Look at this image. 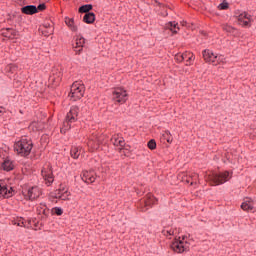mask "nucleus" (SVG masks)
I'll list each match as a JSON object with an SVG mask.
<instances>
[{"label": "nucleus", "instance_id": "f257e3e1", "mask_svg": "<svg viewBox=\"0 0 256 256\" xmlns=\"http://www.w3.org/2000/svg\"><path fill=\"white\" fill-rule=\"evenodd\" d=\"M14 151H16L20 157H29L31 151H33V140L22 138L14 144Z\"/></svg>", "mask_w": 256, "mask_h": 256}, {"label": "nucleus", "instance_id": "f03ea898", "mask_svg": "<svg viewBox=\"0 0 256 256\" xmlns=\"http://www.w3.org/2000/svg\"><path fill=\"white\" fill-rule=\"evenodd\" d=\"M202 55L206 63H216V65L227 63L225 56L214 54L213 51L209 49L203 50Z\"/></svg>", "mask_w": 256, "mask_h": 256}, {"label": "nucleus", "instance_id": "7ed1b4c3", "mask_svg": "<svg viewBox=\"0 0 256 256\" xmlns=\"http://www.w3.org/2000/svg\"><path fill=\"white\" fill-rule=\"evenodd\" d=\"M85 95V86L83 84H79L74 82L70 88L69 97L72 101H79V99H83Z\"/></svg>", "mask_w": 256, "mask_h": 256}, {"label": "nucleus", "instance_id": "20e7f679", "mask_svg": "<svg viewBox=\"0 0 256 256\" xmlns=\"http://www.w3.org/2000/svg\"><path fill=\"white\" fill-rule=\"evenodd\" d=\"M79 116V108L78 106H72L70 111L67 113L64 121V129L65 131H69L71 129V123H75L77 121V117Z\"/></svg>", "mask_w": 256, "mask_h": 256}, {"label": "nucleus", "instance_id": "39448f33", "mask_svg": "<svg viewBox=\"0 0 256 256\" xmlns=\"http://www.w3.org/2000/svg\"><path fill=\"white\" fill-rule=\"evenodd\" d=\"M22 195L26 201H35V199H38V197L41 196V192L39 191V187L32 186L22 190Z\"/></svg>", "mask_w": 256, "mask_h": 256}, {"label": "nucleus", "instance_id": "423d86ee", "mask_svg": "<svg viewBox=\"0 0 256 256\" xmlns=\"http://www.w3.org/2000/svg\"><path fill=\"white\" fill-rule=\"evenodd\" d=\"M112 99L113 101H116V103L123 105V103H126L128 99L127 91L123 88H116L112 92Z\"/></svg>", "mask_w": 256, "mask_h": 256}, {"label": "nucleus", "instance_id": "0eeeda50", "mask_svg": "<svg viewBox=\"0 0 256 256\" xmlns=\"http://www.w3.org/2000/svg\"><path fill=\"white\" fill-rule=\"evenodd\" d=\"M210 179L214 185H223V183L229 181V171L214 173Z\"/></svg>", "mask_w": 256, "mask_h": 256}, {"label": "nucleus", "instance_id": "6e6552de", "mask_svg": "<svg viewBox=\"0 0 256 256\" xmlns=\"http://www.w3.org/2000/svg\"><path fill=\"white\" fill-rule=\"evenodd\" d=\"M13 195H15V190H13V187L7 185L5 181L0 180V197L9 199V197H13Z\"/></svg>", "mask_w": 256, "mask_h": 256}, {"label": "nucleus", "instance_id": "1a4fd4ad", "mask_svg": "<svg viewBox=\"0 0 256 256\" xmlns=\"http://www.w3.org/2000/svg\"><path fill=\"white\" fill-rule=\"evenodd\" d=\"M42 177L46 182L47 187H51L53 185V181H55V176H53V169L47 168L42 169Z\"/></svg>", "mask_w": 256, "mask_h": 256}, {"label": "nucleus", "instance_id": "9d476101", "mask_svg": "<svg viewBox=\"0 0 256 256\" xmlns=\"http://www.w3.org/2000/svg\"><path fill=\"white\" fill-rule=\"evenodd\" d=\"M2 35L7 39H17L19 37V31L13 28H4L2 29Z\"/></svg>", "mask_w": 256, "mask_h": 256}, {"label": "nucleus", "instance_id": "9b49d317", "mask_svg": "<svg viewBox=\"0 0 256 256\" xmlns=\"http://www.w3.org/2000/svg\"><path fill=\"white\" fill-rule=\"evenodd\" d=\"M95 179H97L95 177V171L90 170V171L83 172L82 181H84V183H88V184L95 183Z\"/></svg>", "mask_w": 256, "mask_h": 256}, {"label": "nucleus", "instance_id": "f8f14e48", "mask_svg": "<svg viewBox=\"0 0 256 256\" xmlns=\"http://www.w3.org/2000/svg\"><path fill=\"white\" fill-rule=\"evenodd\" d=\"M172 249L176 253H185V251H187V246L185 245V242H183V240H179L172 244Z\"/></svg>", "mask_w": 256, "mask_h": 256}, {"label": "nucleus", "instance_id": "ddd939ff", "mask_svg": "<svg viewBox=\"0 0 256 256\" xmlns=\"http://www.w3.org/2000/svg\"><path fill=\"white\" fill-rule=\"evenodd\" d=\"M21 13H23L24 15H35L36 13H38V9L35 5H26L21 8Z\"/></svg>", "mask_w": 256, "mask_h": 256}, {"label": "nucleus", "instance_id": "4468645a", "mask_svg": "<svg viewBox=\"0 0 256 256\" xmlns=\"http://www.w3.org/2000/svg\"><path fill=\"white\" fill-rule=\"evenodd\" d=\"M1 167L4 171H13V169H15V162L11 160L9 157H7L3 161Z\"/></svg>", "mask_w": 256, "mask_h": 256}, {"label": "nucleus", "instance_id": "2eb2a0df", "mask_svg": "<svg viewBox=\"0 0 256 256\" xmlns=\"http://www.w3.org/2000/svg\"><path fill=\"white\" fill-rule=\"evenodd\" d=\"M65 23L73 33H77V31H79V28L75 25V18L65 17Z\"/></svg>", "mask_w": 256, "mask_h": 256}, {"label": "nucleus", "instance_id": "dca6fc26", "mask_svg": "<svg viewBox=\"0 0 256 256\" xmlns=\"http://www.w3.org/2000/svg\"><path fill=\"white\" fill-rule=\"evenodd\" d=\"M84 45H85V38H83V36L77 38L74 46V49H76V53H81V51H83Z\"/></svg>", "mask_w": 256, "mask_h": 256}, {"label": "nucleus", "instance_id": "f3484780", "mask_svg": "<svg viewBox=\"0 0 256 256\" xmlns=\"http://www.w3.org/2000/svg\"><path fill=\"white\" fill-rule=\"evenodd\" d=\"M111 142L113 145H115V147H125V139L123 137L113 136L111 138Z\"/></svg>", "mask_w": 256, "mask_h": 256}, {"label": "nucleus", "instance_id": "a211bd4d", "mask_svg": "<svg viewBox=\"0 0 256 256\" xmlns=\"http://www.w3.org/2000/svg\"><path fill=\"white\" fill-rule=\"evenodd\" d=\"M166 29H169L174 35L179 31V23L176 21L168 22L166 24Z\"/></svg>", "mask_w": 256, "mask_h": 256}, {"label": "nucleus", "instance_id": "6ab92c4d", "mask_svg": "<svg viewBox=\"0 0 256 256\" xmlns=\"http://www.w3.org/2000/svg\"><path fill=\"white\" fill-rule=\"evenodd\" d=\"M70 155L72 159H79L81 155V147L79 146H72L70 150Z\"/></svg>", "mask_w": 256, "mask_h": 256}, {"label": "nucleus", "instance_id": "aec40b11", "mask_svg": "<svg viewBox=\"0 0 256 256\" xmlns=\"http://www.w3.org/2000/svg\"><path fill=\"white\" fill-rule=\"evenodd\" d=\"M83 22L87 23V25H92V23H95V14L93 12L85 14Z\"/></svg>", "mask_w": 256, "mask_h": 256}, {"label": "nucleus", "instance_id": "412c9836", "mask_svg": "<svg viewBox=\"0 0 256 256\" xmlns=\"http://www.w3.org/2000/svg\"><path fill=\"white\" fill-rule=\"evenodd\" d=\"M91 11H93V4H84L78 9L79 13H85V15L91 13Z\"/></svg>", "mask_w": 256, "mask_h": 256}, {"label": "nucleus", "instance_id": "4be33fe9", "mask_svg": "<svg viewBox=\"0 0 256 256\" xmlns=\"http://www.w3.org/2000/svg\"><path fill=\"white\" fill-rule=\"evenodd\" d=\"M241 209L247 212L253 211L254 209L253 203H251L250 201H245L241 204Z\"/></svg>", "mask_w": 256, "mask_h": 256}, {"label": "nucleus", "instance_id": "5701e85b", "mask_svg": "<svg viewBox=\"0 0 256 256\" xmlns=\"http://www.w3.org/2000/svg\"><path fill=\"white\" fill-rule=\"evenodd\" d=\"M183 61H186V63H191V61H193V59H195V56L193 55V53L190 52H186L184 54H182Z\"/></svg>", "mask_w": 256, "mask_h": 256}, {"label": "nucleus", "instance_id": "b1692460", "mask_svg": "<svg viewBox=\"0 0 256 256\" xmlns=\"http://www.w3.org/2000/svg\"><path fill=\"white\" fill-rule=\"evenodd\" d=\"M162 137L165 139V141H167V143H173V136H171V132L169 130H166L162 134Z\"/></svg>", "mask_w": 256, "mask_h": 256}, {"label": "nucleus", "instance_id": "393cba45", "mask_svg": "<svg viewBox=\"0 0 256 256\" xmlns=\"http://www.w3.org/2000/svg\"><path fill=\"white\" fill-rule=\"evenodd\" d=\"M52 215H57L58 217H61L63 215V208L61 207H54L51 210Z\"/></svg>", "mask_w": 256, "mask_h": 256}, {"label": "nucleus", "instance_id": "a878e982", "mask_svg": "<svg viewBox=\"0 0 256 256\" xmlns=\"http://www.w3.org/2000/svg\"><path fill=\"white\" fill-rule=\"evenodd\" d=\"M223 31H226V33H235V28L233 26H230L228 24L222 25Z\"/></svg>", "mask_w": 256, "mask_h": 256}, {"label": "nucleus", "instance_id": "bb28decb", "mask_svg": "<svg viewBox=\"0 0 256 256\" xmlns=\"http://www.w3.org/2000/svg\"><path fill=\"white\" fill-rule=\"evenodd\" d=\"M147 147H148V149H150L151 151H154V149H157V142L155 141V139H151V140L147 143Z\"/></svg>", "mask_w": 256, "mask_h": 256}, {"label": "nucleus", "instance_id": "cd10ccee", "mask_svg": "<svg viewBox=\"0 0 256 256\" xmlns=\"http://www.w3.org/2000/svg\"><path fill=\"white\" fill-rule=\"evenodd\" d=\"M56 199H61L62 201H68L69 199V191H64L63 194H59L58 196H55Z\"/></svg>", "mask_w": 256, "mask_h": 256}, {"label": "nucleus", "instance_id": "c85d7f7f", "mask_svg": "<svg viewBox=\"0 0 256 256\" xmlns=\"http://www.w3.org/2000/svg\"><path fill=\"white\" fill-rule=\"evenodd\" d=\"M39 213H42L43 217L42 219H48L49 218V208H40L38 209Z\"/></svg>", "mask_w": 256, "mask_h": 256}, {"label": "nucleus", "instance_id": "c756f323", "mask_svg": "<svg viewBox=\"0 0 256 256\" xmlns=\"http://www.w3.org/2000/svg\"><path fill=\"white\" fill-rule=\"evenodd\" d=\"M65 191H67V189H65V186H63V184H60V188L55 191V197L63 195Z\"/></svg>", "mask_w": 256, "mask_h": 256}, {"label": "nucleus", "instance_id": "7c9ffc66", "mask_svg": "<svg viewBox=\"0 0 256 256\" xmlns=\"http://www.w3.org/2000/svg\"><path fill=\"white\" fill-rule=\"evenodd\" d=\"M229 8V2H225V0L219 4L218 9H220V11H226V9Z\"/></svg>", "mask_w": 256, "mask_h": 256}, {"label": "nucleus", "instance_id": "2f4dec72", "mask_svg": "<svg viewBox=\"0 0 256 256\" xmlns=\"http://www.w3.org/2000/svg\"><path fill=\"white\" fill-rule=\"evenodd\" d=\"M155 203V197H153L151 194L148 195V200L145 201L146 207H149V205H153Z\"/></svg>", "mask_w": 256, "mask_h": 256}, {"label": "nucleus", "instance_id": "473e14b6", "mask_svg": "<svg viewBox=\"0 0 256 256\" xmlns=\"http://www.w3.org/2000/svg\"><path fill=\"white\" fill-rule=\"evenodd\" d=\"M15 69H17V66L8 65V66H5L4 71H5V73H13V71H15Z\"/></svg>", "mask_w": 256, "mask_h": 256}, {"label": "nucleus", "instance_id": "72a5a7b5", "mask_svg": "<svg viewBox=\"0 0 256 256\" xmlns=\"http://www.w3.org/2000/svg\"><path fill=\"white\" fill-rule=\"evenodd\" d=\"M176 63H183V59H184V56L183 54H177L175 57H174Z\"/></svg>", "mask_w": 256, "mask_h": 256}, {"label": "nucleus", "instance_id": "f704fd0d", "mask_svg": "<svg viewBox=\"0 0 256 256\" xmlns=\"http://www.w3.org/2000/svg\"><path fill=\"white\" fill-rule=\"evenodd\" d=\"M47 30L43 32V35L49 37V35H53L54 28H46Z\"/></svg>", "mask_w": 256, "mask_h": 256}, {"label": "nucleus", "instance_id": "c9c22d12", "mask_svg": "<svg viewBox=\"0 0 256 256\" xmlns=\"http://www.w3.org/2000/svg\"><path fill=\"white\" fill-rule=\"evenodd\" d=\"M16 225H18V227H25V219L19 218L16 222Z\"/></svg>", "mask_w": 256, "mask_h": 256}, {"label": "nucleus", "instance_id": "e433bc0d", "mask_svg": "<svg viewBox=\"0 0 256 256\" xmlns=\"http://www.w3.org/2000/svg\"><path fill=\"white\" fill-rule=\"evenodd\" d=\"M36 9H38V12L45 11V9H47V6L45 5V3H41L38 5V7H36Z\"/></svg>", "mask_w": 256, "mask_h": 256}, {"label": "nucleus", "instance_id": "4c0bfd02", "mask_svg": "<svg viewBox=\"0 0 256 256\" xmlns=\"http://www.w3.org/2000/svg\"><path fill=\"white\" fill-rule=\"evenodd\" d=\"M44 27L45 29H53V25H51V22H45Z\"/></svg>", "mask_w": 256, "mask_h": 256}, {"label": "nucleus", "instance_id": "58836bf2", "mask_svg": "<svg viewBox=\"0 0 256 256\" xmlns=\"http://www.w3.org/2000/svg\"><path fill=\"white\" fill-rule=\"evenodd\" d=\"M242 17H244V19H249V17H251V16H249V14H247V12H244V13H242Z\"/></svg>", "mask_w": 256, "mask_h": 256}, {"label": "nucleus", "instance_id": "ea45409f", "mask_svg": "<svg viewBox=\"0 0 256 256\" xmlns=\"http://www.w3.org/2000/svg\"><path fill=\"white\" fill-rule=\"evenodd\" d=\"M243 19H245V18L243 17V14H240V15L238 16V21H243Z\"/></svg>", "mask_w": 256, "mask_h": 256}, {"label": "nucleus", "instance_id": "a19ab883", "mask_svg": "<svg viewBox=\"0 0 256 256\" xmlns=\"http://www.w3.org/2000/svg\"><path fill=\"white\" fill-rule=\"evenodd\" d=\"M244 27H247L249 25V21H243Z\"/></svg>", "mask_w": 256, "mask_h": 256}, {"label": "nucleus", "instance_id": "79ce46f5", "mask_svg": "<svg viewBox=\"0 0 256 256\" xmlns=\"http://www.w3.org/2000/svg\"><path fill=\"white\" fill-rule=\"evenodd\" d=\"M3 113H5V108L1 107V108H0V114L3 115Z\"/></svg>", "mask_w": 256, "mask_h": 256}, {"label": "nucleus", "instance_id": "37998d69", "mask_svg": "<svg viewBox=\"0 0 256 256\" xmlns=\"http://www.w3.org/2000/svg\"><path fill=\"white\" fill-rule=\"evenodd\" d=\"M187 239V236H182V241H185Z\"/></svg>", "mask_w": 256, "mask_h": 256}, {"label": "nucleus", "instance_id": "c03bdc74", "mask_svg": "<svg viewBox=\"0 0 256 256\" xmlns=\"http://www.w3.org/2000/svg\"><path fill=\"white\" fill-rule=\"evenodd\" d=\"M169 235H172L173 233H171V231H168Z\"/></svg>", "mask_w": 256, "mask_h": 256}]
</instances>
